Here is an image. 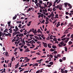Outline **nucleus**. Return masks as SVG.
Wrapping results in <instances>:
<instances>
[{
  "label": "nucleus",
  "instance_id": "nucleus-48",
  "mask_svg": "<svg viewBox=\"0 0 73 73\" xmlns=\"http://www.w3.org/2000/svg\"><path fill=\"white\" fill-rule=\"evenodd\" d=\"M40 72V70H38L36 72V73H39V72Z\"/></svg>",
  "mask_w": 73,
  "mask_h": 73
},
{
  "label": "nucleus",
  "instance_id": "nucleus-22",
  "mask_svg": "<svg viewBox=\"0 0 73 73\" xmlns=\"http://www.w3.org/2000/svg\"><path fill=\"white\" fill-rule=\"evenodd\" d=\"M57 25L58 26H60V22H58V23L57 24Z\"/></svg>",
  "mask_w": 73,
  "mask_h": 73
},
{
  "label": "nucleus",
  "instance_id": "nucleus-21",
  "mask_svg": "<svg viewBox=\"0 0 73 73\" xmlns=\"http://www.w3.org/2000/svg\"><path fill=\"white\" fill-rule=\"evenodd\" d=\"M40 31L41 30H40V29H38V31H37V32H38V33H40Z\"/></svg>",
  "mask_w": 73,
  "mask_h": 73
},
{
  "label": "nucleus",
  "instance_id": "nucleus-2",
  "mask_svg": "<svg viewBox=\"0 0 73 73\" xmlns=\"http://www.w3.org/2000/svg\"><path fill=\"white\" fill-rule=\"evenodd\" d=\"M43 44H44L43 46L45 48H47V43H46L42 42Z\"/></svg>",
  "mask_w": 73,
  "mask_h": 73
},
{
  "label": "nucleus",
  "instance_id": "nucleus-56",
  "mask_svg": "<svg viewBox=\"0 0 73 73\" xmlns=\"http://www.w3.org/2000/svg\"><path fill=\"white\" fill-rule=\"evenodd\" d=\"M37 36H39V37H40V36H41V35L40 34H37Z\"/></svg>",
  "mask_w": 73,
  "mask_h": 73
},
{
  "label": "nucleus",
  "instance_id": "nucleus-41",
  "mask_svg": "<svg viewBox=\"0 0 73 73\" xmlns=\"http://www.w3.org/2000/svg\"><path fill=\"white\" fill-rule=\"evenodd\" d=\"M33 36H34V35H29V36H30V37H33Z\"/></svg>",
  "mask_w": 73,
  "mask_h": 73
},
{
  "label": "nucleus",
  "instance_id": "nucleus-51",
  "mask_svg": "<svg viewBox=\"0 0 73 73\" xmlns=\"http://www.w3.org/2000/svg\"><path fill=\"white\" fill-rule=\"evenodd\" d=\"M44 22H45V20H43V21H42L41 22V24H42V23H44Z\"/></svg>",
  "mask_w": 73,
  "mask_h": 73
},
{
  "label": "nucleus",
  "instance_id": "nucleus-63",
  "mask_svg": "<svg viewBox=\"0 0 73 73\" xmlns=\"http://www.w3.org/2000/svg\"><path fill=\"white\" fill-rule=\"evenodd\" d=\"M9 30L10 31H12V29L11 28L10 29H9Z\"/></svg>",
  "mask_w": 73,
  "mask_h": 73
},
{
  "label": "nucleus",
  "instance_id": "nucleus-58",
  "mask_svg": "<svg viewBox=\"0 0 73 73\" xmlns=\"http://www.w3.org/2000/svg\"><path fill=\"white\" fill-rule=\"evenodd\" d=\"M59 61L60 62H62L63 61H62V59H60L59 60Z\"/></svg>",
  "mask_w": 73,
  "mask_h": 73
},
{
  "label": "nucleus",
  "instance_id": "nucleus-5",
  "mask_svg": "<svg viewBox=\"0 0 73 73\" xmlns=\"http://www.w3.org/2000/svg\"><path fill=\"white\" fill-rule=\"evenodd\" d=\"M5 54H6V56H7V57H8V56H9V55H8L9 54H8V52H5Z\"/></svg>",
  "mask_w": 73,
  "mask_h": 73
},
{
  "label": "nucleus",
  "instance_id": "nucleus-26",
  "mask_svg": "<svg viewBox=\"0 0 73 73\" xmlns=\"http://www.w3.org/2000/svg\"><path fill=\"white\" fill-rule=\"evenodd\" d=\"M68 3H64V5L65 6H68Z\"/></svg>",
  "mask_w": 73,
  "mask_h": 73
},
{
  "label": "nucleus",
  "instance_id": "nucleus-30",
  "mask_svg": "<svg viewBox=\"0 0 73 73\" xmlns=\"http://www.w3.org/2000/svg\"><path fill=\"white\" fill-rule=\"evenodd\" d=\"M68 40H66L64 41V42H65V43H66L68 42Z\"/></svg>",
  "mask_w": 73,
  "mask_h": 73
},
{
  "label": "nucleus",
  "instance_id": "nucleus-54",
  "mask_svg": "<svg viewBox=\"0 0 73 73\" xmlns=\"http://www.w3.org/2000/svg\"><path fill=\"white\" fill-rule=\"evenodd\" d=\"M68 71L67 70H65L64 73H68Z\"/></svg>",
  "mask_w": 73,
  "mask_h": 73
},
{
  "label": "nucleus",
  "instance_id": "nucleus-60",
  "mask_svg": "<svg viewBox=\"0 0 73 73\" xmlns=\"http://www.w3.org/2000/svg\"><path fill=\"white\" fill-rule=\"evenodd\" d=\"M28 72H29V71H25L24 73H28Z\"/></svg>",
  "mask_w": 73,
  "mask_h": 73
},
{
  "label": "nucleus",
  "instance_id": "nucleus-47",
  "mask_svg": "<svg viewBox=\"0 0 73 73\" xmlns=\"http://www.w3.org/2000/svg\"><path fill=\"white\" fill-rule=\"evenodd\" d=\"M8 35H9V37H11V34L10 33H9Z\"/></svg>",
  "mask_w": 73,
  "mask_h": 73
},
{
  "label": "nucleus",
  "instance_id": "nucleus-32",
  "mask_svg": "<svg viewBox=\"0 0 73 73\" xmlns=\"http://www.w3.org/2000/svg\"><path fill=\"white\" fill-rule=\"evenodd\" d=\"M40 4H42V1L40 0L39 1Z\"/></svg>",
  "mask_w": 73,
  "mask_h": 73
},
{
  "label": "nucleus",
  "instance_id": "nucleus-36",
  "mask_svg": "<svg viewBox=\"0 0 73 73\" xmlns=\"http://www.w3.org/2000/svg\"><path fill=\"white\" fill-rule=\"evenodd\" d=\"M11 22H9V21L8 22L7 24H8V25H9L10 24H11Z\"/></svg>",
  "mask_w": 73,
  "mask_h": 73
},
{
  "label": "nucleus",
  "instance_id": "nucleus-64",
  "mask_svg": "<svg viewBox=\"0 0 73 73\" xmlns=\"http://www.w3.org/2000/svg\"><path fill=\"white\" fill-rule=\"evenodd\" d=\"M1 59H2V60L3 61H4V58L3 57L2 58H1Z\"/></svg>",
  "mask_w": 73,
  "mask_h": 73
},
{
  "label": "nucleus",
  "instance_id": "nucleus-28",
  "mask_svg": "<svg viewBox=\"0 0 73 73\" xmlns=\"http://www.w3.org/2000/svg\"><path fill=\"white\" fill-rule=\"evenodd\" d=\"M60 7V6L59 5H58L57 6H55V8H56L57 9L58 8V7Z\"/></svg>",
  "mask_w": 73,
  "mask_h": 73
},
{
  "label": "nucleus",
  "instance_id": "nucleus-45",
  "mask_svg": "<svg viewBox=\"0 0 73 73\" xmlns=\"http://www.w3.org/2000/svg\"><path fill=\"white\" fill-rule=\"evenodd\" d=\"M30 43L31 44H33V42H32V40L31 41H30Z\"/></svg>",
  "mask_w": 73,
  "mask_h": 73
},
{
  "label": "nucleus",
  "instance_id": "nucleus-7",
  "mask_svg": "<svg viewBox=\"0 0 73 73\" xmlns=\"http://www.w3.org/2000/svg\"><path fill=\"white\" fill-rule=\"evenodd\" d=\"M14 33H15V35H16L17 34H19H19H20V32H19V31L17 32H15Z\"/></svg>",
  "mask_w": 73,
  "mask_h": 73
},
{
  "label": "nucleus",
  "instance_id": "nucleus-40",
  "mask_svg": "<svg viewBox=\"0 0 73 73\" xmlns=\"http://www.w3.org/2000/svg\"><path fill=\"white\" fill-rule=\"evenodd\" d=\"M39 7L40 8V9H44V7H43L42 6H39Z\"/></svg>",
  "mask_w": 73,
  "mask_h": 73
},
{
  "label": "nucleus",
  "instance_id": "nucleus-37",
  "mask_svg": "<svg viewBox=\"0 0 73 73\" xmlns=\"http://www.w3.org/2000/svg\"><path fill=\"white\" fill-rule=\"evenodd\" d=\"M68 33V32L65 31L64 32V34H67Z\"/></svg>",
  "mask_w": 73,
  "mask_h": 73
},
{
  "label": "nucleus",
  "instance_id": "nucleus-44",
  "mask_svg": "<svg viewBox=\"0 0 73 73\" xmlns=\"http://www.w3.org/2000/svg\"><path fill=\"white\" fill-rule=\"evenodd\" d=\"M40 17H42V16H44V14H40Z\"/></svg>",
  "mask_w": 73,
  "mask_h": 73
},
{
  "label": "nucleus",
  "instance_id": "nucleus-18",
  "mask_svg": "<svg viewBox=\"0 0 73 73\" xmlns=\"http://www.w3.org/2000/svg\"><path fill=\"white\" fill-rule=\"evenodd\" d=\"M51 19L52 20H54V17L52 16Z\"/></svg>",
  "mask_w": 73,
  "mask_h": 73
},
{
  "label": "nucleus",
  "instance_id": "nucleus-17",
  "mask_svg": "<svg viewBox=\"0 0 73 73\" xmlns=\"http://www.w3.org/2000/svg\"><path fill=\"white\" fill-rule=\"evenodd\" d=\"M66 36V35L65 34L63 36H62V37H61V38H64V37H65Z\"/></svg>",
  "mask_w": 73,
  "mask_h": 73
},
{
  "label": "nucleus",
  "instance_id": "nucleus-23",
  "mask_svg": "<svg viewBox=\"0 0 73 73\" xmlns=\"http://www.w3.org/2000/svg\"><path fill=\"white\" fill-rule=\"evenodd\" d=\"M15 30L19 31V29H18V27H17V26H15Z\"/></svg>",
  "mask_w": 73,
  "mask_h": 73
},
{
  "label": "nucleus",
  "instance_id": "nucleus-61",
  "mask_svg": "<svg viewBox=\"0 0 73 73\" xmlns=\"http://www.w3.org/2000/svg\"><path fill=\"white\" fill-rule=\"evenodd\" d=\"M15 73H17V72H18V71L17 70H15L14 71Z\"/></svg>",
  "mask_w": 73,
  "mask_h": 73
},
{
  "label": "nucleus",
  "instance_id": "nucleus-42",
  "mask_svg": "<svg viewBox=\"0 0 73 73\" xmlns=\"http://www.w3.org/2000/svg\"><path fill=\"white\" fill-rule=\"evenodd\" d=\"M23 50V48H20V52H22Z\"/></svg>",
  "mask_w": 73,
  "mask_h": 73
},
{
  "label": "nucleus",
  "instance_id": "nucleus-59",
  "mask_svg": "<svg viewBox=\"0 0 73 73\" xmlns=\"http://www.w3.org/2000/svg\"><path fill=\"white\" fill-rule=\"evenodd\" d=\"M54 54H55V53H57V51H54Z\"/></svg>",
  "mask_w": 73,
  "mask_h": 73
},
{
  "label": "nucleus",
  "instance_id": "nucleus-16",
  "mask_svg": "<svg viewBox=\"0 0 73 73\" xmlns=\"http://www.w3.org/2000/svg\"><path fill=\"white\" fill-rule=\"evenodd\" d=\"M48 47H49V48H52V47L51 46H50V45L49 44H48Z\"/></svg>",
  "mask_w": 73,
  "mask_h": 73
},
{
  "label": "nucleus",
  "instance_id": "nucleus-35",
  "mask_svg": "<svg viewBox=\"0 0 73 73\" xmlns=\"http://www.w3.org/2000/svg\"><path fill=\"white\" fill-rule=\"evenodd\" d=\"M44 5L45 7H48V6H47V5H46V4L44 3Z\"/></svg>",
  "mask_w": 73,
  "mask_h": 73
},
{
  "label": "nucleus",
  "instance_id": "nucleus-20",
  "mask_svg": "<svg viewBox=\"0 0 73 73\" xmlns=\"http://www.w3.org/2000/svg\"><path fill=\"white\" fill-rule=\"evenodd\" d=\"M34 65L36 66H37L38 65V63H35L34 64Z\"/></svg>",
  "mask_w": 73,
  "mask_h": 73
},
{
  "label": "nucleus",
  "instance_id": "nucleus-57",
  "mask_svg": "<svg viewBox=\"0 0 73 73\" xmlns=\"http://www.w3.org/2000/svg\"><path fill=\"white\" fill-rule=\"evenodd\" d=\"M3 72H5V68H4Z\"/></svg>",
  "mask_w": 73,
  "mask_h": 73
},
{
  "label": "nucleus",
  "instance_id": "nucleus-31",
  "mask_svg": "<svg viewBox=\"0 0 73 73\" xmlns=\"http://www.w3.org/2000/svg\"><path fill=\"white\" fill-rule=\"evenodd\" d=\"M49 5L50 6H52V3H51V2L49 3Z\"/></svg>",
  "mask_w": 73,
  "mask_h": 73
},
{
  "label": "nucleus",
  "instance_id": "nucleus-62",
  "mask_svg": "<svg viewBox=\"0 0 73 73\" xmlns=\"http://www.w3.org/2000/svg\"><path fill=\"white\" fill-rule=\"evenodd\" d=\"M59 10H60V11H61V9H62V7H59Z\"/></svg>",
  "mask_w": 73,
  "mask_h": 73
},
{
  "label": "nucleus",
  "instance_id": "nucleus-11",
  "mask_svg": "<svg viewBox=\"0 0 73 73\" xmlns=\"http://www.w3.org/2000/svg\"><path fill=\"white\" fill-rule=\"evenodd\" d=\"M62 60L63 61H65L66 60V57H63L62 58Z\"/></svg>",
  "mask_w": 73,
  "mask_h": 73
},
{
  "label": "nucleus",
  "instance_id": "nucleus-6",
  "mask_svg": "<svg viewBox=\"0 0 73 73\" xmlns=\"http://www.w3.org/2000/svg\"><path fill=\"white\" fill-rule=\"evenodd\" d=\"M65 48V52H67V51L68 50V48L66 46L64 47Z\"/></svg>",
  "mask_w": 73,
  "mask_h": 73
},
{
  "label": "nucleus",
  "instance_id": "nucleus-3",
  "mask_svg": "<svg viewBox=\"0 0 73 73\" xmlns=\"http://www.w3.org/2000/svg\"><path fill=\"white\" fill-rule=\"evenodd\" d=\"M17 17V15H15V17H13V20H15Z\"/></svg>",
  "mask_w": 73,
  "mask_h": 73
},
{
  "label": "nucleus",
  "instance_id": "nucleus-53",
  "mask_svg": "<svg viewBox=\"0 0 73 73\" xmlns=\"http://www.w3.org/2000/svg\"><path fill=\"white\" fill-rule=\"evenodd\" d=\"M10 27L12 29V28H15V27H14V26H10Z\"/></svg>",
  "mask_w": 73,
  "mask_h": 73
},
{
  "label": "nucleus",
  "instance_id": "nucleus-27",
  "mask_svg": "<svg viewBox=\"0 0 73 73\" xmlns=\"http://www.w3.org/2000/svg\"><path fill=\"white\" fill-rule=\"evenodd\" d=\"M55 58H58V57H57V55H54Z\"/></svg>",
  "mask_w": 73,
  "mask_h": 73
},
{
  "label": "nucleus",
  "instance_id": "nucleus-10",
  "mask_svg": "<svg viewBox=\"0 0 73 73\" xmlns=\"http://www.w3.org/2000/svg\"><path fill=\"white\" fill-rule=\"evenodd\" d=\"M33 33H37V31L36 30H35L34 31H33Z\"/></svg>",
  "mask_w": 73,
  "mask_h": 73
},
{
  "label": "nucleus",
  "instance_id": "nucleus-50",
  "mask_svg": "<svg viewBox=\"0 0 73 73\" xmlns=\"http://www.w3.org/2000/svg\"><path fill=\"white\" fill-rule=\"evenodd\" d=\"M27 48V46H24V49H26Z\"/></svg>",
  "mask_w": 73,
  "mask_h": 73
},
{
  "label": "nucleus",
  "instance_id": "nucleus-24",
  "mask_svg": "<svg viewBox=\"0 0 73 73\" xmlns=\"http://www.w3.org/2000/svg\"><path fill=\"white\" fill-rule=\"evenodd\" d=\"M51 14L52 15V16H54V14H53V12H51Z\"/></svg>",
  "mask_w": 73,
  "mask_h": 73
},
{
  "label": "nucleus",
  "instance_id": "nucleus-49",
  "mask_svg": "<svg viewBox=\"0 0 73 73\" xmlns=\"http://www.w3.org/2000/svg\"><path fill=\"white\" fill-rule=\"evenodd\" d=\"M21 26H22V25L19 24V25L18 26V27H19V28H20V27H21Z\"/></svg>",
  "mask_w": 73,
  "mask_h": 73
},
{
  "label": "nucleus",
  "instance_id": "nucleus-13",
  "mask_svg": "<svg viewBox=\"0 0 73 73\" xmlns=\"http://www.w3.org/2000/svg\"><path fill=\"white\" fill-rule=\"evenodd\" d=\"M20 36H24V35H23V34H20L19 35V37H20Z\"/></svg>",
  "mask_w": 73,
  "mask_h": 73
},
{
  "label": "nucleus",
  "instance_id": "nucleus-43",
  "mask_svg": "<svg viewBox=\"0 0 73 73\" xmlns=\"http://www.w3.org/2000/svg\"><path fill=\"white\" fill-rule=\"evenodd\" d=\"M33 32V31H32V29H31L29 31V32Z\"/></svg>",
  "mask_w": 73,
  "mask_h": 73
},
{
  "label": "nucleus",
  "instance_id": "nucleus-25",
  "mask_svg": "<svg viewBox=\"0 0 73 73\" xmlns=\"http://www.w3.org/2000/svg\"><path fill=\"white\" fill-rule=\"evenodd\" d=\"M24 70V68H23L21 70L19 71L20 72H21L22 71H23V70Z\"/></svg>",
  "mask_w": 73,
  "mask_h": 73
},
{
  "label": "nucleus",
  "instance_id": "nucleus-34",
  "mask_svg": "<svg viewBox=\"0 0 73 73\" xmlns=\"http://www.w3.org/2000/svg\"><path fill=\"white\" fill-rule=\"evenodd\" d=\"M69 14V13H68V12H66V15H68Z\"/></svg>",
  "mask_w": 73,
  "mask_h": 73
},
{
  "label": "nucleus",
  "instance_id": "nucleus-29",
  "mask_svg": "<svg viewBox=\"0 0 73 73\" xmlns=\"http://www.w3.org/2000/svg\"><path fill=\"white\" fill-rule=\"evenodd\" d=\"M51 66H52L50 64L47 65V66H48V67L49 68H50V67Z\"/></svg>",
  "mask_w": 73,
  "mask_h": 73
},
{
  "label": "nucleus",
  "instance_id": "nucleus-39",
  "mask_svg": "<svg viewBox=\"0 0 73 73\" xmlns=\"http://www.w3.org/2000/svg\"><path fill=\"white\" fill-rule=\"evenodd\" d=\"M2 36V33L0 31V37H1Z\"/></svg>",
  "mask_w": 73,
  "mask_h": 73
},
{
  "label": "nucleus",
  "instance_id": "nucleus-1",
  "mask_svg": "<svg viewBox=\"0 0 73 73\" xmlns=\"http://www.w3.org/2000/svg\"><path fill=\"white\" fill-rule=\"evenodd\" d=\"M58 44V45L59 47H61L62 46H66V44L64 43V41H62L61 42H60Z\"/></svg>",
  "mask_w": 73,
  "mask_h": 73
},
{
  "label": "nucleus",
  "instance_id": "nucleus-4",
  "mask_svg": "<svg viewBox=\"0 0 73 73\" xmlns=\"http://www.w3.org/2000/svg\"><path fill=\"white\" fill-rule=\"evenodd\" d=\"M67 39V38H63L61 39L62 41H65V40H66Z\"/></svg>",
  "mask_w": 73,
  "mask_h": 73
},
{
  "label": "nucleus",
  "instance_id": "nucleus-15",
  "mask_svg": "<svg viewBox=\"0 0 73 73\" xmlns=\"http://www.w3.org/2000/svg\"><path fill=\"white\" fill-rule=\"evenodd\" d=\"M49 64L51 65H52L53 64V62H50Z\"/></svg>",
  "mask_w": 73,
  "mask_h": 73
},
{
  "label": "nucleus",
  "instance_id": "nucleus-9",
  "mask_svg": "<svg viewBox=\"0 0 73 73\" xmlns=\"http://www.w3.org/2000/svg\"><path fill=\"white\" fill-rule=\"evenodd\" d=\"M56 50L54 49H53V48H51L50 50V52H53V51H54Z\"/></svg>",
  "mask_w": 73,
  "mask_h": 73
},
{
  "label": "nucleus",
  "instance_id": "nucleus-52",
  "mask_svg": "<svg viewBox=\"0 0 73 73\" xmlns=\"http://www.w3.org/2000/svg\"><path fill=\"white\" fill-rule=\"evenodd\" d=\"M50 40H52V39L53 38L51 37V36H50Z\"/></svg>",
  "mask_w": 73,
  "mask_h": 73
},
{
  "label": "nucleus",
  "instance_id": "nucleus-38",
  "mask_svg": "<svg viewBox=\"0 0 73 73\" xmlns=\"http://www.w3.org/2000/svg\"><path fill=\"white\" fill-rule=\"evenodd\" d=\"M70 33H69V34H68L67 35V36L68 37H69L70 36Z\"/></svg>",
  "mask_w": 73,
  "mask_h": 73
},
{
  "label": "nucleus",
  "instance_id": "nucleus-55",
  "mask_svg": "<svg viewBox=\"0 0 73 73\" xmlns=\"http://www.w3.org/2000/svg\"><path fill=\"white\" fill-rule=\"evenodd\" d=\"M31 11V9L30 8H29L27 10V12H29V11Z\"/></svg>",
  "mask_w": 73,
  "mask_h": 73
},
{
  "label": "nucleus",
  "instance_id": "nucleus-19",
  "mask_svg": "<svg viewBox=\"0 0 73 73\" xmlns=\"http://www.w3.org/2000/svg\"><path fill=\"white\" fill-rule=\"evenodd\" d=\"M72 42L71 41H70L69 42H68V44L69 45H70V44H72Z\"/></svg>",
  "mask_w": 73,
  "mask_h": 73
},
{
  "label": "nucleus",
  "instance_id": "nucleus-46",
  "mask_svg": "<svg viewBox=\"0 0 73 73\" xmlns=\"http://www.w3.org/2000/svg\"><path fill=\"white\" fill-rule=\"evenodd\" d=\"M36 59V58H34L32 59V60H34Z\"/></svg>",
  "mask_w": 73,
  "mask_h": 73
},
{
  "label": "nucleus",
  "instance_id": "nucleus-12",
  "mask_svg": "<svg viewBox=\"0 0 73 73\" xmlns=\"http://www.w3.org/2000/svg\"><path fill=\"white\" fill-rule=\"evenodd\" d=\"M41 61H43V60L41 59L40 60H37L36 61V62H41Z\"/></svg>",
  "mask_w": 73,
  "mask_h": 73
},
{
  "label": "nucleus",
  "instance_id": "nucleus-8",
  "mask_svg": "<svg viewBox=\"0 0 73 73\" xmlns=\"http://www.w3.org/2000/svg\"><path fill=\"white\" fill-rule=\"evenodd\" d=\"M56 46L53 45H52V48H53V49H56Z\"/></svg>",
  "mask_w": 73,
  "mask_h": 73
},
{
  "label": "nucleus",
  "instance_id": "nucleus-14",
  "mask_svg": "<svg viewBox=\"0 0 73 73\" xmlns=\"http://www.w3.org/2000/svg\"><path fill=\"white\" fill-rule=\"evenodd\" d=\"M34 37H35V38L37 39V40H39V38L36 36H35Z\"/></svg>",
  "mask_w": 73,
  "mask_h": 73
},
{
  "label": "nucleus",
  "instance_id": "nucleus-33",
  "mask_svg": "<svg viewBox=\"0 0 73 73\" xmlns=\"http://www.w3.org/2000/svg\"><path fill=\"white\" fill-rule=\"evenodd\" d=\"M57 56L58 57H61V55L58 54L57 55Z\"/></svg>",
  "mask_w": 73,
  "mask_h": 73
}]
</instances>
